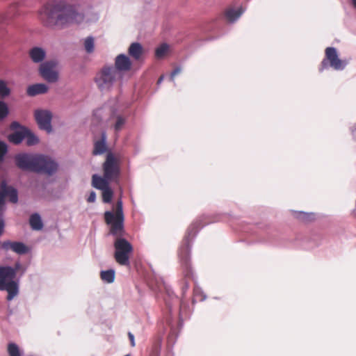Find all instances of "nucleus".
<instances>
[{
  "mask_svg": "<svg viewBox=\"0 0 356 356\" xmlns=\"http://www.w3.org/2000/svg\"><path fill=\"white\" fill-rule=\"evenodd\" d=\"M94 38L91 36L87 37L84 41V47L88 53H92L94 51Z\"/></svg>",
  "mask_w": 356,
  "mask_h": 356,
  "instance_id": "obj_27",
  "label": "nucleus"
},
{
  "mask_svg": "<svg viewBox=\"0 0 356 356\" xmlns=\"http://www.w3.org/2000/svg\"><path fill=\"white\" fill-rule=\"evenodd\" d=\"M48 91V87L44 83H36L31 85L27 88V94L29 96H35L40 94H44Z\"/></svg>",
  "mask_w": 356,
  "mask_h": 356,
  "instance_id": "obj_17",
  "label": "nucleus"
},
{
  "mask_svg": "<svg viewBox=\"0 0 356 356\" xmlns=\"http://www.w3.org/2000/svg\"><path fill=\"white\" fill-rule=\"evenodd\" d=\"M24 127L19 131H16L8 136L10 142L14 144H19L24 139Z\"/></svg>",
  "mask_w": 356,
  "mask_h": 356,
  "instance_id": "obj_22",
  "label": "nucleus"
},
{
  "mask_svg": "<svg viewBox=\"0 0 356 356\" xmlns=\"http://www.w3.org/2000/svg\"><path fill=\"white\" fill-rule=\"evenodd\" d=\"M161 347L160 339L156 340L152 345L149 356H159Z\"/></svg>",
  "mask_w": 356,
  "mask_h": 356,
  "instance_id": "obj_28",
  "label": "nucleus"
},
{
  "mask_svg": "<svg viewBox=\"0 0 356 356\" xmlns=\"http://www.w3.org/2000/svg\"><path fill=\"white\" fill-rule=\"evenodd\" d=\"M126 121L125 117L122 115L113 114L109 118V122H113V127L115 132H119L122 129Z\"/></svg>",
  "mask_w": 356,
  "mask_h": 356,
  "instance_id": "obj_18",
  "label": "nucleus"
},
{
  "mask_svg": "<svg viewBox=\"0 0 356 356\" xmlns=\"http://www.w3.org/2000/svg\"><path fill=\"white\" fill-rule=\"evenodd\" d=\"M20 127H21L20 124L16 121L13 122L10 125V128L12 130H15V129H19Z\"/></svg>",
  "mask_w": 356,
  "mask_h": 356,
  "instance_id": "obj_37",
  "label": "nucleus"
},
{
  "mask_svg": "<svg viewBox=\"0 0 356 356\" xmlns=\"http://www.w3.org/2000/svg\"><path fill=\"white\" fill-rule=\"evenodd\" d=\"M3 226H4L3 221L0 220V236L1 235V234L3 232Z\"/></svg>",
  "mask_w": 356,
  "mask_h": 356,
  "instance_id": "obj_39",
  "label": "nucleus"
},
{
  "mask_svg": "<svg viewBox=\"0 0 356 356\" xmlns=\"http://www.w3.org/2000/svg\"><path fill=\"white\" fill-rule=\"evenodd\" d=\"M100 277L103 281L107 283H112L115 280V271L112 269L102 271Z\"/></svg>",
  "mask_w": 356,
  "mask_h": 356,
  "instance_id": "obj_24",
  "label": "nucleus"
},
{
  "mask_svg": "<svg viewBox=\"0 0 356 356\" xmlns=\"http://www.w3.org/2000/svg\"><path fill=\"white\" fill-rule=\"evenodd\" d=\"M106 135L105 132H103L101 136V139L96 140L94 143V149L92 151V154L94 155H99L106 152Z\"/></svg>",
  "mask_w": 356,
  "mask_h": 356,
  "instance_id": "obj_14",
  "label": "nucleus"
},
{
  "mask_svg": "<svg viewBox=\"0 0 356 356\" xmlns=\"http://www.w3.org/2000/svg\"><path fill=\"white\" fill-rule=\"evenodd\" d=\"M92 186L97 189L102 191V200L104 202H111L113 193L109 186V182L97 175H93L92 177Z\"/></svg>",
  "mask_w": 356,
  "mask_h": 356,
  "instance_id": "obj_10",
  "label": "nucleus"
},
{
  "mask_svg": "<svg viewBox=\"0 0 356 356\" xmlns=\"http://www.w3.org/2000/svg\"><path fill=\"white\" fill-rule=\"evenodd\" d=\"M7 351L9 356H22L18 346L15 343L8 344Z\"/></svg>",
  "mask_w": 356,
  "mask_h": 356,
  "instance_id": "obj_26",
  "label": "nucleus"
},
{
  "mask_svg": "<svg viewBox=\"0 0 356 356\" xmlns=\"http://www.w3.org/2000/svg\"><path fill=\"white\" fill-rule=\"evenodd\" d=\"M2 248L6 250H11L19 254H25L28 250L26 246L23 243L17 241H4L2 243Z\"/></svg>",
  "mask_w": 356,
  "mask_h": 356,
  "instance_id": "obj_13",
  "label": "nucleus"
},
{
  "mask_svg": "<svg viewBox=\"0 0 356 356\" xmlns=\"http://www.w3.org/2000/svg\"><path fill=\"white\" fill-rule=\"evenodd\" d=\"M169 46L166 43L161 44L155 50V56L158 59L163 58L168 53Z\"/></svg>",
  "mask_w": 356,
  "mask_h": 356,
  "instance_id": "obj_25",
  "label": "nucleus"
},
{
  "mask_svg": "<svg viewBox=\"0 0 356 356\" xmlns=\"http://www.w3.org/2000/svg\"><path fill=\"white\" fill-rule=\"evenodd\" d=\"M14 278L13 267L0 266V290L8 292V300H11L18 293V286Z\"/></svg>",
  "mask_w": 356,
  "mask_h": 356,
  "instance_id": "obj_6",
  "label": "nucleus"
},
{
  "mask_svg": "<svg viewBox=\"0 0 356 356\" xmlns=\"http://www.w3.org/2000/svg\"><path fill=\"white\" fill-rule=\"evenodd\" d=\"M104 219L106 224L111 225L110 234L116 237L114 242V258L116 262L121 266H129L133 246L122 237L124 234V214L121 200L117 202L114 213L111 211L104 213Z\"/></svg>",
  "mask_w": 356,
  "mask_h": 356,
  "instance_id": "obj_1",
  "label": "nucleus"
},
{
  "mask_svg": "<svg viewBox=\"0 0 356 356\" xmlns=\"http://www.w3.org/2000/svg\"><path fill=\"white\" fill-rule=\"evenodd\" d=\"M313 217H314V214H312V213H306L300 212L298 214V218L305 221L311 220L312 219H313Z\"/></svg>",
  "mask_w": 356,
  "mask_h": 356,
  "instance_id": "obj_32",
  "label": "nucleus"
},
{
  "mask_svg": "<svg viewBox=\"0 0 356 356\" xmlns=\"http://www.w3.org/2000/svg\"><path fill=\"white\" fill-rule=\"evenodd\" d=\"M162 80H163V76H161L159 79L157 83H158V84H159V83L162 81Z\"/></svg>",
  "mask_w": 356,
  "mask_h": 356,
  "instance_id": "obj_40",
  "label": "nucleus"
},
{
  "mask_svg": "<svg viewBox=\"0 0 356 356\" xmlns=\"http://www.w3.org/2000/svg\"><path fill=\"white\" fill-rule=\"evenodd\" d=\"M124 356H130V355H124Z\"/></svg>",
  "mask_w": 356,
  "mask_h": 356,
  "instance_id": "obj_42",
  "label": "nucleus"
},
{
  "mask_svg": "<svg viewBox=\"0 0 356 356\" xmlns=\"http://www.w3.org/2000/svg\"><path fill=\"white\" fill-rule=\"evenodd\" d=\"M58 63L51 60L42 63L39 67L41 76L49 83H55L58 79V72L56 70Z\"/></svg>",
  "mask_w": 356,
  "mask_h": 356,
  "instance_id": "obj_9",
  "label": "nucleus"
},
{
  "mask_svg": "<svg viewBox=\"0 0 356 356\" xmlns=\"http://www.w3.org/2000/svg\"><path fill=\"white\" fill-rule=\"evenodd\" d=\"M9 113V110L7 104L0 101V121L5 119Z\"/></svg>",
  "mask_w": 356,
  "mask_h": 356,
  "instance_id": "obj_29",
  "label": "nucleus"
},
{
  "mask_svg": "<svg viewBox=\"0 0 356 356\" xmlns=\"http://www.w3.org/2000/svg\"><path fill=\"white\" fill-rule=\"evenodd\" d=\"M348 64V60L339 58L336 48L329 47L325 50V57L321 63L319 70L323 72L328 67H331L334 70H343Z\"/></svg>",
  "mask_w": 356,
  "mask_h": 356,
  "instance_id": "obj_7",
  "label": "nucleus"
},
{
  "mask_svg": "<svg viewBox=\"0 0 356 356\" xmlns=\"http://www.w3.org/2000/svg\"><path fill=\"white\" fill-rule=\"evenodd\" d=\"M4 189H0V211L3 210L5 204Z\"/></svg>",
  "mask_w": 356,
  "mask_h": 356,
  "instance_id": "obj_33",
  "label": "nucleus"
},
{
  "mask_svg": "<svg viewBox=\"0 0 356 356\" xmlns=\"http://www.w3.org/2000/svg\"><path fill=\"white\" fill-rule=\"evenodd\" d=\"M128 337H129L130 342H131V346L132 347L135 346V341H134V334H131V332H129L128 333Z\"/></svg>",
  "mask_w": 356,
  "mask_h": 356,
  "instance_id": "obj_38",
  "label": "nucleus"
},
{
  "mask_svg": "<svg viewBox=\"0 0 356 356\" xmlns=\"http://www.w3.org/2000/svg\"><path fill=\"white\" fill-rule=\"evenodd\" d=\"M39 17L42 23L49 27L79 24L84 18L83 15L78 13L74 6L63 0L46 3L40 10Z\"/></svg>",
  "mask_w": 356,
  "mask_h": 356,
  "instance_id": "obj_2",
  "label": "nucleus"
},
{
  "mask_svg": "<svg viewBox=\"0 0 356 356\" xmlns=\"http://www.w3.org/2000/svg\"><path fill=\"white\" fill-rule=\"evenodd\" d=\"M181 72V68L180 67H177L175 68L171 73V75H170V79L172 81L174 80V78L176 75H177L178 74H179Z\"/></svg>",
  "mask_w": 356,
  "mask_h": 356,
  "instance_id": "obj_34",
  "label": "nucleus"
},
{
  "mask_svg": "<svg viewBox=\"0 0 356 356\" xmlns=\"http://www.w3.org/2000/svg\"><path fill=\"white\" fill-rule=\"evenodd\" d=\"M10 94V90L7 87L6 83L3 81H0V96L5 97Z\"/></svg>",
  "mask_w": 356,
  "mask_h": 356,
  "instance_id": "obj_30",
  "label": "nucleus"
},
{
  "mask_svg": "<svg viewBox=\"0 0 356 356\" xmlns=\"http://www.w3.org/2000/svg\"><path fill=\"white\" fill-rule=\"evenodd\" d=\"M242 13L243 10L241 8L237 10L229 8L225 11V15L228 21L233 22L236 21L241 15Z\"/></svg>",
  "mask_w": 356,
  "mask_h": 356,
  "instance_id": "obj_20",
  "label": "nucleus"
},
{
  "mask_svg": "<svg viewBox=\"0 0 356 356\" xmlns=\"http://www.w3.org/2000/svg\"><path fill=\"white\" fill-rule=\"evenodd\" d=\"M22 268V266L19 262H17L15 264V266L13 268V269L14 270V272H15V276L16 275L17 272L20 270Z\"/></svg>",
  "mask_w": 356,
  "mask_h": 356,
  "instance_id": "obj_36",
  "label": "nucleus"
},
{
  "mask_svg": "<svg viewBox=\"0 0 356 356\" xmlns=\"http://www.w3.org/2000/svg\"><path fill=\"white\" fill-rule=\"evenodd\" d=\"M103 177L108 182L117 181L120 175V163L118 158L111 152L107 154L102 165Z\"/></svg>",
  "mask_w": 356,
  "mask_h": 356,
  "instance_id": "obj_8",
  "label": "nucleus"
},
{
  "mask_svg": "<svg viewBox=\"0 0 356 356\" xmlns=\"http://www.w3.org/2000/svg\"><path fill=\"white\" fill-rule=\"evenodd\" d=\"M51 113L46 110H37L35 111V118L40 129L51 131Z\"/></svg>",
  "mask_w": 356,
  "mask_h": 356,
  "instance_id": "obj_11",
  "label": "nucleus"
},
{
  "mask_svg": "<svg viewBox=\"0 0 356 356\" xmlns=\"http://www.w3.org/2000/svg\"><path fill=\"white\" fill-rule=\"evenodd\" d=\"M29 223L31 228L34 230H40L43 227V224L39 214L34 213L31 216Z\"/></svg>",
  "mask_w": 356,
  "mask_h": 356,
  "instance_id": "obj_21",
  "label": "nucleus"
},
{
  "mask_svg": "<svg viewBox=\"0 0 356 356\" xmlns=\"http://www.w3.org/2000/svg\"><path fill=\"white\" fill-rule=\"evenodd\" d=\"M353 5L356 7V0L353 1Z\"/></svg>",
  "mask_w": 356,
  "mask_h": 356,
  "instance_id": "obj_41",
  "label": "nucleus"
},
{
  "mask_svg": "<svg viewBox=\"0 0 356 356\" xmlns=\"http://www.w3.org/2000/svg\"><path fill=\"white\" fill-rule=\"evenodd\" d=\"M96 199V194L94 191H92L90 194V195L88 197V202H94Z\"/></svg>",
  "mask_w": 356,
  "mask_h": 356,
  "instance_id": "obj_35",
  "label": "nucleus"
},
{
  "mask_svg": "<svg viewBox=\"0 0 356 356\" xmlns=\"http://www.w3.org/2000/svg\"><path fill=\"white\" fill-rule=\"evenodd\" d=\"M29 56L33 62L41 63L45 58L46 52L40 47H33L29 51Z\"/></svg>",
  "mask_w": 356,
  "mask_h": 356,
  "instance_id": "obj_16",
  "label": "nucleus"
},
{
  "mask_svg": "<svg viewBox=\"0 0 356 356\" xmlns=\"http://www.w3.org/2000/svg\"><path fill=\"white\" fill-rule=\"evenodd\" d=\"M24 139H26V143L29 146L34 145L39 142L38 137L26 128L24 129Z\"/></svg>",
  "mask_w": 356,
  "mask_h": 356,
  "instance_id": "obj_23",
  "label": "nucleus"
},
{
  "mask_svg": "<svg viewBox=\"0 0 356 356\" xmlns=\"http://www.w3.org/2000/svg\"><path fill=\"white\" fill-rule=\"evenodd\" d=\"M123 73L112 66L104 67L95 77V82L101 90H108L122 78Z\"/></svg>",
  "mask_w": 356,
  "mask_h": 356,
  "instance_id": "obj_5",
  "label": "nucleus"
},
{
  "mask_svg": "<svg viewBox=\"0 0 356 356\" xmlns=\"http://www.w3.org/2000/svg\"><path fill=\"white\" fill-rule=\"evenodd\" d=\"M204 225L202 219H197L193 222L188 227L186 235L183 240V245L179 250V257L180 258L183 267V274L186 279L184 286L182 287L184 293L189 287L188 280H193V271L190 264V243L195 237L197 232Z\"/></svg>",
  "mask_w": 356,
  "mask_h": 356,
  "instance_id": "obj_4",
  "label": "nucleus"
},
{
  "mask_svg": "<svg viewBox=\"0 0 356 356\" xmlns=\"http://www.w3.org/2000/svg\"><path fill=\"white\" fill-rule=\"evenodd\" d=\"M17 166L24 170L49 175L54 173L58 165L51 158L41 154H19L15 156Z\"/></svg>",
  "mask_w": 356,
  "mask_h": 356,
  "instance_id": "obj_3",
  "label": "nucleus"
},
{
  "mask_svg": "<svg viewBox=\"0 0 356 356\" xmlns=\"http://www.w3.org/2000/svg\"><path fill=\"white\" fill-rule=\"evenodd\" d=\"M131 67V62L129 58L124 54L118 55L115 60V70H119L121 73L122 72L129 71Z\"/></svg>",
  "mask_w": 356,
  "mask_h": 356,
  "instance_id": "obj_12",
  "label": "nucleus"
},
{
  "mask_svg": "<svg viewBox=\"0 0 356 356\" xmlns=\"http://www.w3.org/2000/svg\"><path fill=\"white\" fill-rule=\"evenodd\" d=\"M7 145L3 141H0V161L3 159V156L7 153Z\"/></svg>",
  "mask_w": 356,
  "mask_h": 356,
  "instance_id": "obj_31",
  "label": "nucleus"
},
{
  "mask_svg": "<svg viewBox=\"0 0 356 356\" xmlns=\"http://www.w3.org/2000/svg\"><path fill=\"white\" fill-rule=\"evenodd\" d=\"M128 53L130 56L136 60L140 59L143 54V48L138 42H133L129 47Z\"/></svg>",
  "mask_w": 356,
  "mask_h": 356,
  "instance_id": "obj_19",
  "label": "nucleus"
},
{
  "mask_svg": "<svg viewBox=\"0 0 356 356\" xmlns=\"http://www.w3.org/2000/svg\"><path fill=\"white\" fill-rule=\"evenodd\" d=\"M0 189H4V195L8 197L9 200L13 203H16L18 200L17 192L13 187L8 186L6 181L1 183Z\"/></svg>",
  "mask_w": 356,
  "mask_h": 356,
  "instance_id": "obj_15",
  "label": "nucleus"
}]
</instances>
